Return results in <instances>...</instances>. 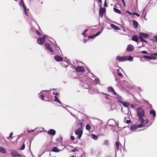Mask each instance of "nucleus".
I'll list each match as a JSON object with an SVG mask.
<instances>
[{
	"label": "nucleus",
	"mask_w": 157,
	"mask_h": 157,
	"mask_svg": "<svg viewBox=\"0 0 157 157\" xmlns=\"http://www.w3.org/2000/svg\"><path fill=\"white\" fill-rule=\"evenodd\" d=\"M139 38L137 36L134 35L132 38V40L136 42L138 41L139 40Z\"/></svg>",
	"instance_id": "f3484780"
},
{
	"label": "nucleus",
	"mask_w": 157,
	"mask_h": 157,
	"mask_svg": "<svg viewBox=\"0 0 157 157\" xmlns=\"http://www.w3.org/2000/svg\"><path fill=\"white\" fill-rule=\"evenodd\" d=\"M153 55L155 56H157V53H154L153 54Z\"/></svg>",
	"instance_id": "774afa93"
},
{
	"label": "nucleus",
	"mask_w": 157,
	"mask_h": 157,
	"mask_svg": "<svg viewBox=\"0 0 157 157\" xmlns=\"http://www.w3.org/2000/svg\"><path fill=\"white\" fill-rule=\"evenodd\" d=\"M112 93L116 97L118 95V94L115 92L114 90Z\"/></svg>",
	"instance_id": "37998d69"
},
{
	"label": "nucleus",
	"mask_w": 157,
	"mask_h": 157,
	"mask_svg": "<svg viewBox=\"0 0 157 157\" xmlns=\"http://www.w3.org/2000/svg\"><path fill=\"white\" fill-rule=\"evenodd\" d=\"M77 126H79V127L75 131V133L76 135L78 136V138L79 139L81 138L83 133L82 124L80 121H78Z\"/></svg>",
	"instance_id": "f257e3e1"
},
{
	"label": "nucleus",
	"mask_w": 157,
	"mask_h": 157,
	"mask_svg": "<svg viewBox=\"0 0 157 157\" xmlns=\"http://www.w3.org/2000/svg\"><path fill=\"white\" fill-rule=\"evenodd\" d=\"M143 117L142 116L138 117H139V120L141 122V123H143L144 122V120Z\"/></svg>",
	"instance_id": "bb28decb"
},
{
	"label": "nucleus",
	"mask_w": 157,
	"mask_h": 157,
	"mask_svg": "<svg viewBox=\"0 0 157 157\" xmlns=\"http://www.w3.org/2000/svg\"><path fill=\"white\" fill-rule=\"evenodd\" d=\"M144 121L145 122V123L147 124L149 122V120L147 119Z\"/></svg>",
	"instance_id": "680f3d73"
},
{
	"label": "nucleus",
	"mask_w": 157,
	"mask_h": 157,
	"mask_svg": "<svg viewBox=\"0 0 157 157\" xmlns=\"http://www.w3.org/2000/svg\"><path fill=\"white\" fill-rule=\"evenodd\" d=\"M132 24L133 27L135 28H137L138 26L139 25L137 22L135 20H133L132 21Z\"/></svg>",
	"instance_id": "a211bd4d"
},
{
	"label": "nucleus",
	"mask_w": 157,
	"mask_h": 157,
	"mask_svg": "<svg viewBox=\"0 0 157 157\" xmlns=\"http://www.w3.org/2000/svg\"><path fill=\"white\" fill-rule=\"evenodd\" d=\"M60 151V150L56 147H53L52 150V151L55 152H59Z\"/></svg>",
	"instance_id": "412c9836"
},
{
	"label": "nucleus",
	"mask_w": 157,
	"mask_h": 157,
	"mask_svg": "<svg viewBox=\"0 0 157 157\" xmlns=\"http://www.w3.org/2000/svg\"><path fill=\"white\" fill-rule=\"evenodd\" d=\"M40 93L39 94V95L40 96V98L42 100H44V96L43 94H40Z\"/></svg>",
	"instance_id": "c9c22d12"
},
{
	"label": "nucleus",
	"mask_w": 157,
	"mask_h": 157,
	"mask_svg": "<svg viewBox=\"0 0 157 157\" xmlns=\"http://www.w3.org/2000/svg\"><path fill=\"white\" fill-rule=\"evenodd\" d=\"M13 132H11L10 134V135H9V138H8V139H9L10 138L12 137V136H13Z\"/></svg>",
	"instance_id": "09e8293b"
},
{
	"label": "nucleus",
	"mask_w": 157,
	"mask_h": 157,
	"mask_svg": "<svg viewBox=\"0 0 157 157\" xmlns=\"http://www.w3.org/2000/svg\"><path fill=\"white\" fill-rule=\"evenodd\" d=\"M55 60L57 62H60L63 60L62 57L58 55H56L54 57Z\"/></svg>",
	"instance_id": "9b49d317"
},
{
	"label": "nucleus",
	"mask_w": 157,
	"mask_h": 157,
	"mask_svg": "<svg viewBox=\"0 0 157 157\" xmlns=\"http://www.w3.org/2000/svg\"><path fill=\"white\" fill-rule=\"evenodd\" d=\"M0 152L2 154H5L6 153V149L0 146Z\"/></svg>",
	"instance_id": "6ab92c4d"
},
{
	"label": "nucleus",
	"mask_w": 157,
	"mask_h": 157,
	"mask_svg": "<svg viewBox=\"0 0 157 157\" xmlns=\"http://www.w3.org/2000/svg\"><path fill=\"white\" fill-rule=\"evenodd\" d=\"M45 37L46 36L44 35L42 37H39L37 40V43L40 45L45 43Z\"/></svg>",
	"instance_id": "7ed1b4c3"
},
{
	"label": "nucleus",
	"mask_w": 157,
	"mask_h": 157,
	"mask_svg": "<svg viewBox=\"0 0 157 157\" xmlns=\"http://www.w3.org/2000/svg\"><path fill=\"white\" fill-rule=\"evenodd\" d=\"M151 59H154V60H155V59H156V57H154V56H151Z\"/></svg>",
	"instance_id": "052dcab7"
},
{
	"label": "nucleus",
	"mask_w": 157,
	"mask_h": 157,
	"mask_svg": "<svg viewBox=\"0 0 157 157\" xmlns=\"http://www.w3.org/2000/svg\"><path fill=\"white\" fill-rule=\"evenodd\" d=\"M56 131L53 129H50L48 132V134L49 135L54 136L56 134Z\"/></svg>",
	"instance_id": "ddd939ff"
},
{
	"label": "nucleus",
	"mask_w": 157,
	"mask_h": 157,
	"mask_svg": "<svg viewBox=\"0 0 157 157\" xmlns=\"http://www.w3.org/2000/svg\"><path fill=\"white\" fill-rule=\"evenodd\" d=\"M136 13L135 12H133L132 13H131V14H132V15H136Z\"/></svg>",
	"instance_id": "69168bd1"
},
{
	"label": "nucleus",
	"mask_w": 157,
	"mask_h": 157,
	"mask_svg": "<svg viewBox=\"0 0 157 157\" xmlns=\"http://www.w3.org/2000/svg\"><path fill=\"white\" fill-rule=\"evenodd\" d=\"M83 86L85 89H89L90 86L87 83H84L83 85Z\"/></svg>",
	"instance_id": "393cba45"
},
{
	"label": "nucleus",
	"mask_w": 157,
	"mask_h": 157,
	"mask_svg": "<svg viewBox=\"0 0 157 157\" xmlns=\"http://www.w3.org/2000/svg\"><path fill=\"white\" fill-rule=\"evenodd\" d=\"M104 6L105 7H107L108 6L107 5V4L106 3V0H105V1L104 3Z\"/></svg>",
	"instance_id": "8fccbe9b"
},
{
	"label": "nucleus",
	"mask_w": 157,
	"mask_h": 157,
	"mask_svg": "<svg viewBox=\"0 0 157 157\" xmlns=\"http://www.w3.org/2000/svg\"><path fill=\"white\" fill-rule=\"evenodd\" d=\"M109 144V141L108 140H105L104 141V144L105 145H107Z\"/></svg>",
	"instance_id": "79ce46f5"
},
{
	"label": "nucleus",
	"mask_w": 157,
	"mask_h": 157,
	"mask_svg": "<svg viewBox=\"0 0 157 157\" xmlns=\"http://www.w3.org/2000/svg\"><path fill=\"white\" fill-rule=\"evenodd\" d=\"M121 0L122 2V3L123 4V5L124 6V7H125L126 6V3H125V2L124 1V0Z\"/></svg>",
	"instance_id": "a18cd8bd"
},
{
	"label": "nucleus",
	"mask_w": 157,
	"mask_h": 157,
	"mask_svg": "<svg viewBox=\"0 0 157 157\" xmlns=\"http://www.w3.org/2000/svg\"><path fill=\"white\" fill-rule=\"evenodd\" d=\"M10 154L13 157H21V155L18 153L17 151L15 150H13L11 151Z\"/></svg>",
	"instance_id": "39448f33"
},
{
	"label": "nucleus",
	"mask_w": 157,
	"mask_h": 157,
	"mask_svg": "<svg viewBox=\"0 0 157 157\" xmlns=\"http://www.w3.org/2000/svg\"><path fill=\"white\" fill-rule=\"evenodd\" d=\"M136 15L137 17H139L140 16L139 14L137 13H136Z\"/></svg>",
	"instance_id": "0e129e2a"
},
{
	"label": "nucleus",
	"mask_w": 157,
	"mask_h": 157,
	"mask_svg": "<svg viewBox=\"0 0 157 157\" xmlns=\"http://www.w3.org/2000/svg\"><path fill=\"white\" fill-rule=\"evenodd\" d=\"M78 151V150L76 148H74V149H73V150H71V151H72V152H75L76 151Z\"/></svg>",
	"instance_id": "a19ab883"
},
{
	"label": "nucleus",
	"mask_w": 157,
	"mask_h": 157,
	"mask_svg": "<svg viewBox=\"0 0 157 157\" xmlns=\"http://www.w3.org/2000/svg\"><path fill=\"white\" fill-rule=\"evenodd\" d=\"M130 106L132 108V109H134V108H135L136 107V106L134 105H132V104H131L130 105Z\"/></svg>",
	"instance_id": "864d4df0"
},
{
	"label": "nucleus",
	"mask_w": 157,
	"mask_h": 157,
	"mask_svg": "<svg viewBox=\"0 0 157 157\" xmlns=\"http://www.w3.org/2000/svg\"><path fill=\"white\" fill-rule=\"evenodd\" d=\"M116 123V121L113 119H110L107 122L109 126H114V124Z\"/></svg>",
	"instance_id": "6e6552de"
},
{
	"label": "nucleus",
	"mask_w": 157,
	"mask_h": 157,
	"mask_svg": "<svg viewBox=\"0 0 157 157\" xmlns=\"http://www.w3.org/2000/svg\"><path fill=\"white\" fill-rule=\"evenodd\" d=\"M140 40L142 42H144L145 43H147V42L146 40H145L144 39H143V38H142L141 37H140Z\"/></svg>",
	"instance_id": "4c0bfd02"
},
{
	"label": "nucleus",
	"mask_w": 157,
	"mask_h": 157,
	"mask_svg": "<svg viewBox=\"0 0 157 157\" xmlns=\"http://www.w3.org/2000/svg\"><path fill=\"white\" fill-rule=\"evenodd\" d=\"M71 140H75V137L74 136H71Z\"/></svg>",
	"instance_id": "4d7b16f0"
},
{
	"label": "nucleus",
	"mask_w": 157,
	"mask_h": 157,
	"mask_svg": "<svg viewBox=\"0 0 157 157\" xmlns=\"http://www.w3.org/2000/svg\"><path fill=\"white\" fill-rule=\"evenodd\" d=\"M87 30H88L87 29L85 30H84V32L82 33V34L83 35L85 34L87 32Z\"/></svg>",
	"instance_id": "3c124183"
},
{
	"label": "nucleus",
	"mask_w": 157,
	"mask_h": 157,
	"mask_svg": "<svg viewBox=\"0 0 157 157\" xmlns=\"http://www.w3.org/2000/svg\"><path fill=\"white\" fill-rule=\"evenodd\" d=\"M141 52L143 54H148V53H147V52L146 51H142Z\"/></svg>",
	"instance_id": "de8ad7c7"
},
{
	"label": "nucleus",
	"mask_w": 157,
	"mask_h": 157,
	"mask_svg": "<svg viewBox=\"0 0 157 157\" xmlns=\"http://www.w3.org/2000/svg\"><path fill=\"white\" fill-rule=\"evenodd\" d=\"M90 137L95 140H97L98 139V136L93 134H91Z\"/></svg>",
	"instance_id": "5701e85b"
},
{
	"label": "nucleus",
	"mask_w": 157,
	"mask_h": 157,
	"mask_svg": "<svg viewBox=\"0 0 157 157\" xmlns=\"http://www.w3.org/2000/svg\"><path fill=\"white\" fill-rule=\"evenodd\" d=\"M126 13H128L129 15L131 14V12H130L129 11H126Z\"/></svg>",
	"instance_id": "e2e57ef3"
},
{
	"label": "nucleus",
	"mask_w": 157,
	"mask_h": 157,
	"mask_svg": "<svg viewBox=\"0 0 157 157\" xmlns=\"http://www.w3.org/2000/svg\"><path fill=\"white\" fill-rule=\"evenodd\" d=\"M134 49L133 46L132 44H128L126 49V51L128 52H129L132 51Z\"/></svg>",
	"instance_id": "423d86ee"
},
{
	"label": "nucleus",
	"mask_w": 157,
	"mask_h": 157,
	"mask_svg": "<svg viewBox=\"0 0 157 157\" xmlns=\"http://www.w3.org/2000/svg\"><path fill=\"white\" fill-rule=\"evenodd\" d=\"M99 7H101L99 10V15L101 18L103 16V13H105L106 9L105 8H101V6H100Z\"/></svg>",
	"instance_id": "20e7f679"
},
{
	"label": "nucleus",
	"mask_w": 157,
	"mask_h": 157,
	"mask_svg": "<svg viewBox=\"0 0 157 157\" xmlns=\"http://www.w3.org/2000/svg\"><path fill=\"white\" fill-rule=\"evenodd\" d=\"M111 27L115 30H118L120 29V28L113 24L111 25Z\"/></svg>",
	"instance_id": "dca6fc26"
},
{
	"label": "nucleus",
	"mask_w": 157,
	"mask_h": 157,
	"mask_svg": "<svg viewBox=\"0 0 157 157\" xmlns=\"http://www.w3.org/2000/svg\"><path fill=\"white\" fill-rule=\"evenodd\" d=\"M102 32V30H101L99 31V32H98L97 33H96L95 34H94L95 35V36H97L99 35Z\"/></svg>",
	"instance_id": "58836bf2"
},
{
	"label": "nucleus",
	"mask_w": 157,
	"mask_h": 157,
	"mask_svg": "<svg viewBox=\"0 0 157 157\" xmlns=\"http://www.w3.org/2000/svg\"><path fill=\"white\" fill-rule=\"evenodd\" d=\"M137 114V117L144 116V111L140 107H138L136 109Z\"/></svg>",
	"instance_id": "f03ea898"
},
{
	"label": "nucleus",
	"mask_w": 157,
	"mask_h": 157,
	"mask_svg": "<svg viewBox=\"0 0 157 157\" xmlns=\"http://www.w3.org/2000/svg\"><path fill=\"white\" fill-rule=\"evenodd\" d=\"M75 70L76 71L79 72H83L85 71L84 67L80 66L77 67Z\"/></svg>",
	"instance_id": "0eeeda50"
},
{
	"label": "nucleus",
	"mask_w": 157,
	"mask_h": 157,
	"mask_svg": "<svg viewBox=\"0 0 157 157\" xmlns=\"http://www.w3.org/2000/svg\"><path fill=\"white\" fill-rule=\"evenodd\" d=\"M113 10L116 13H117L118 14H121V12L120 11V10L115 8H113Z\"/></svg>",
	"instance_id": "a878e982"
},
{
	"label": "nucleus",
	"mask_w": 157,
	"mask_h": 157,
	"mask_svg": "<svg viewBox=\"0 0 157 157\" xmlns=\"http://www.w3.org/2000/svg\"><path fill=\"white\" fill-rule=\"evenodd\" d=\"M53 94L54 95H59V93L56 91H54L53 92Z\"/></svg>",
	"instance_id": "c03bdc74"
},
{
	"label": "nucleus",
	"mask_w": 157,
	"mask_h": 157,
	"mask_svg": "<svg viewBox=\"0 0 157 157\" xmlns=\"http://www.w3.org/2000/svg\"><path fill=\"white\" fill-rule=\"evenodd\" d=\"M116 59L120 62H123L125 60V58L124 56L121 57V56H118L116 57Z\"/></svg>",
	"instance_id": "9d476101"
},
{
	"label": "nucleus",
	"mask_w": 157,
	"mask_h": 157,
	"mask_svg": "<svg viewBox=\"0 0 157 157\" xmlns=\"http://www.w3.org/2000/svg\"><path fill=\"white\" fill-rule=\"evenodd\" d=\"M45 46L47 49L50 52H51L52 53L53 52V49L51 47L50 45L49 44H45Z\"/></svg>",
	"instance_id": "f8f14e48"
},
{
	"label": "nucleus",
	"mask_w": 157,
	"mask_h": 157,
	"mask_svg": "<svg viewBox=\"0 0 157 157\" xmlns=\"http://www.w3.org/2000/svg\"><path fill=\"white\" fill-rule=\"evenodd\" d=\"M131 121L130 120H127L126 121V123L127 124L130 123H131Z\"/></svg>",
	"instance_id": "5fc2aeb1"
},
{
	"label": "nucleus",
	"mask_w": 157,
	"mask_h": 157,
	"mask_svg": "<svg viewBox=\"0 0 157 157\" xmlns=\"http://www.w3.org/2000/svg\"><path fill=\"white\" fill-rule=\"evenodd\" d=\"M117 75L119 76L120 77H121L122 76V74L120 73H118Z\"/></svg>",
	"instance_id": "bf43d9fd"
},
{
	"label": "nucleus",
	"mask_w": 157,
	"mask_h": 157,
	"mask_svg": "<svg viewBox=\"0 0 157 157\" xmlns=\"http://www.w3.org/2000/svg\"><path fill=\"white\" fill-rule=\"evenodd\" d=\"M154 38L155 39V41L157 42V36H155L154 37Z\"/></svg>",
	"instance_id": "6e6d98bb"
},
{
	"label": "nucleus",
	"mask_w": 157,
	"mask_h": 157,
	"mask_svg": "<svg viewBox=\"0 0 157 157\" xmlns=\"http://www.w3.org/2000/svg\"><path fill=\"white\" fill-rule=\"evenodd\" d=\"M86 128L87 130L89 131L91 129V127L90 125L87 124L86 125Z\"/></svg>",
	"instance_id": "c756f323"
},
{
	"label": "nucleus",
	"mask_w": 157,
	"mask_h": 157,
	"mask_svg": "<svg viewBox=\"0 0 157 157\" xmlns=\"http://www.w3.org/2000/svg\"><path fill=\"white\" fill-rule=\"evenodd\" d=\"M108 90L109 92H112L114 90L113 88L112 87H109L108 88Z\"/></svg>",
	"instance_id": "473e14b6"
},
{
	"label": "nucleus",
	"mask_w": 157,
	"mask_h": 157,
	"mask_svg": "<svg viewBox=\"0 0 157 157\" xmlns=\"http://www.w3.org/2000/svg\"><path fill=\"white\" fill-rule=\"evenodd\" d=\"M54 98L55 99L54 101H56L60 104H62V103L59 100V99H58L56 96H55L54 97Z\"/></svg>",
	"instance_id": "cd10ccee"
},
{
	"label": "nucleus",
	"mask_w": 157,
	"mask_h": 157,
	"mask_svg": "<svg viewBox=\"0 0 157 157\" xmlns=\"http://www.w3.org/2000/svg\"><path fill=\"white\" fill-rule=\"evenodd\" d=\"M36 33H37V34H38L39 35H40V36L41 35V33H40V32L38 30L36 31Z\"/></svg>",
	"instance_id": "603ef678"
},
{
	"label": "nucleus",
	"mask_w": 157,
	"mask_h": 157,
	"mask_svg": "<svg viewBox=\"0 0 157 157\" xmlns=\"http://www.w3.org/2000/svg\"><path fill=\"white\" fill-rule=\"evenodd\" d=\"M144 100V101H145V103L146 104H149V102L147 100Z\"/></svg>",
	"instance_id": "13d9d810"
},
{
	"label": "nucleus",
	"mask_w": 157,
	"mask_h": 157,
	"mask_svg": "<svg viewBox=\"0 0 157 157\" xmlns=\"http://www.w3.org/2000/svg\"><path fill=\"white\" fill-rule=\"evenodd\" d=\"M125 107H127L130 104L128 102H125L123 101L121 103Z\"/></svg>",
	"instance_id": "4be33fe9"
},
{
	"label": "nucleus",
	"mask_w": 157,
	"mask_h": 157,
	"mask_svg": "<svg viewBox=\"0 0 157 157\" xmlns=\"http://www.w3.org/2000/svg\"><path fill=\"white\" fill-rule=\"evenodd\" d=\"M87 41V40L86 39H84L83 40V41L84 42V43H86Z\"/></svg>",
	"instance_id": "338daca9"
},
{
	"label": "nucleus",
	"mask_w": 157,
	"mask_h": 157,
	"mask_svg": "<svg viewBox=\"0 0 157 157\" xmlns=\"http://www.w3.org/2000/svg\"><path fill=\"white\" fill-rule=\"evenodd\" d=\"M144 127V126H143L142 125V124L141 123V124H140L139 125H137V128H141V127Z\"/></svg>",
	"instance_id": "49530a36"
},
{
	"label": "nucleus",
	"mask_w": 157,
	"mask_h": 157,
	"mask_svg": "<svg viewBox=\"0 0 157 157\" xmlns=\"http://www.w3.org/2000/svg\"><path fill=\"white\" fill-rule=\"evenodd\" d=\"M24 9V13H25V15H27V16H28V14L27 13V11L29 10V9H27L26 8V7Z\"/></svg>",
	"instance_id": "72a5a7b5"
},
{
	"label": "nucleus",
	"mask_w": 157,
	"mask_h": 157,
	"mask_svg": "<svg viewBox=\"0 0 157 157\" xmlns=\"http://www.w3.org/2000/svg\"><path fill=\"white\" fill-rule=\"evenodd\" d=\"M137 128V125L135 124L131 126L130 129L131 130H136Z\"/></svg>",
	"instance_id": "aec40b11"
},
{
	"label": "nucleus",
	"mask_w": 157,
	"mask_h": 157,
	"mask_svg": "<svg viewBox=\"0 0 157 157\" xmlns=\"http://www.w3.org/2000/svg\"><path fill=\"white\" fill-rule=\"evenodd\" d=\"M19 5L20 6H22L23 8H24L26 7L24 3V2L21 0L19 2Z\"/></svg>",
	"instance_id": "b1692460"
},
{
	"label": "nucleus",
	"mask_w": 157,
	"mask_h": 157,
	"mask_svg": "<svg viewBox=\"0 0 157 157\" xmlns=\"http://www.w3.org/2000/svg\"><path fill=\"white\" fill-rule=\"evenodd\" d=\"M25 145L24 144H23L22 145V146H21V148H20V150H23L25 148Z\"/></svg>",
	"instance_id": "ea45409f"
},
{
	"label": "nucleus",
	"mask_w": 157,
	"mask_h": 157,
	"mask_svg": "<svg viewBox=\"0 0 157 157\" xmlns=\"http://www.w3.org/2000/svg\"><path fill=\"white\" fill-rule=\"evenodd\" d=\"M96 123L98 124L96 125V127L97 128L98 127L99 125L101 126L102 125V121L99 119H98L96 121Z\"/></svg>",
	"instance_id": "4468645a"
},
{
	"label": "nucleus",
	"mask_w": 157,
	"mask_h": 157,
	"mask_svg": "<svg viewBox=\"0 0 157 157\" xmlns=\"http://www.w3.org/2000/svg\"><path fill=\"white\" fill-rule=\"evenodd\" d=\"M143 58L147 59H148L149 60H151V56H147L144 55L143 56Z\"/></svg>",
	"instance_id": "f704fd0d"
},
{
	"label": "nucleus",
	"mask_w": 157,
	"mask_h": 157,
	"mask_svg": "<svg viewBox=\"0 0 157 157\" xmlns=\"http://www.w3.org/2000/svg\"><path fill=\"white\" fill-rule=\"evenodd\" d=\"M120 143L118 142H116V147L117 148V151L119 150V147L120 146Z\"/></svg>",
	"instance_id": "2f4dec72"
},
{
	"label": "nucleus",
	"mask_w": 157,
	"mask_h": 157,
	"mask_svg": "<svg viewBox=\"0 0 157 157\" xmlns=\"http://www.w3.org/2000/svg\"><path fill=\"white\" fill-rule=\"evenodd\" d=\"M149 36V35L147 34L143 33H140L139 34V38L140 39V37H141L143 38H147Z\"/></svg>",
	"instance_id": "1a4fd4ad"
},
{
	"label": "nucleus",
	"mask_w": 157,
	"mask_h": 157,
	"mask_svg": "<svg viewBox=\"0 0 157 157\" xmlns=\"http://www.w3.org/2000/svg\"><path fill=\"white\" fill-rule=\"evenodd\" d=\"M128 59L126 60H128L129 61H132L133 60V57L131 56H127Z\"/></svg>",
	"instance_id": "7c9ffc66"
},
{
	"label": "nucleus",
	"mask_w": 157,
	"mask_h": 157,
	"mask_svg": "<svg viewBox=\"0 0 157 157\" xmlns=\"http://www.w3.org/2000/svg\"><path fill=\"white\" fill-rule=\"evenodd\" d=\"M150 114H152L153 116L154 117H155L156 116L155 112L154 110H152L151 111H150Z\"/></svg>",
	"instance_id": "c85d7f7f"
},
{
	"label": "nucleus",
	"mask_w": 157,
	"mask_h": 157,
	"mask_svg": "<svg viewBox=\"0 0 157 157\" xmlns=\"http://www.w3.org/2000/svg\"><path fill=\"white\" fill-rule=\"evenodd\" d=\"M96 36H95V35L94 34L92 35L89 36H88V38L89 39H92L93 38L95 37Z\"/></svg>",
	"instance_id": "e433bc0d"
},
{
	"label": "nucleus",
	"mask_w": 157,
	"mask_h": 157,
	"mask_svg": "<svg viewBox=\"0 0 157 157\" xmlns=\"http://www.w3.org/2000/svg\"><path fill=\"white\" fill-rule=\"evenodd\" d=\"M116 97L117 99V101L118 102L120 103L121 104L122 103L123 101H122V99H123V98H122L121 97L118 95Z\"/></svg>",
	"instance_id": "2eb2a0df"
}]
</instances>
